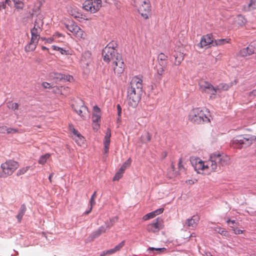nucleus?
Segmentation results:
<instances>
[{
	"label": "nucleus",
	"mask_w": 256,
	"mask_h": 256,
	"mask_svg": "<svg viewBox=\"0 0 256 256\" xmlns=\"http://www.w3.org/2000/svg\"><path fill=\"white\" fill-rule=\"evenodd\" d=\"M100 122H93V128L95 130H98L100 128Z\"/></svg>",
	"instance_id": "obj_59"
},
{
	"label": "nucleus",
	"mask_w": 256,
	"mask_h": 256,
	"mask_svg": "<svg viewBox=\"0 0 256 256\" xmlns=\"http://www.w3.org/2000/svg\"><path fill=\"white\" fill-rule=\"evenodd\" d=\"M98 230L101 232V234L105 233L106 232V228L104 226H102L98 229Z\"/></svg>",
	"instance_id": "obj_60"
},
{
	"label": "nucleus",
	"mask_w": 256,
	"mask_h": 256,
	"mask_svg": "<svg viewBox=\"0 0 256 256\" xmlns=\"http://www.w3.org/2000/svg\"><path fill=\"white\" fill-rule=\"evenodd\" d=\"M43 22L40 18L36 19L33 28H36L38 31H42V27L43 26Z\"/></svg>",
	"instance_id": "obj_31"
},
{
	"label": "nucleus",
	"mask_w": 256,
	"mask_h": 256,
	"mask_svg": "<svg viewBox=\"0 0 256 256\" xmlns=\"http://www.w3.org/2000/svg\"><path fill=\"white\" fill-rule=\"evenodd\" d=\"M214 41L212 36L211 34H208L202 37L201 40L198 45L200 48H203L210 44H212L213 46V44H214Z\"/></svg>",
	"instance_id": "obj_13"
},
{
	"label": "nucleus",
	"mask_w": 256,
	"mask_h": 256,
	"mask_svg": "<svg viewBox=\"0 0 256 256\" xmlns=\"http://www.w3.org/2000/svg\"><path fill=\"white\" fill-rule=\"evenodd\" d=\"M14 6L18 10H21L24 7V3L22 1H14Z\"/></svg>",
	"instance_id": "obj_43"
},
{
	"label": "nucleus",
	"mask_w": 256,
	"mask_h": 256,
	"mask_svg": "<svg viewBox=\"0 0 256 256\" xmlns=\"http://www.w3.org/2000/svg\"><path fill=\"white\" fill-rule=\"evenodd\" d=\"M142 92L136 90L134 88L128 89V100L129 106L136 108L141 98Z\"/></svg>",
	"instance_id": "obj_6"
},
{
	"label": "nucleus",
	"mask_w": 256,
	"mask_h": 256,
	"mask_svg": "<svg viewBox=\"0 0 256 256\" xmlns=\"http://www.w3.org/2000/svg\"><path fill=\"white\" fill-rule=\"evenodd\" d=\"M164 208H158L154 211H153L148 214H146L144 215L142 217V220H144L146 221V220H148L152 218H154L155 216H156L157 215H158V214L162 213L164 212Z\"/></svg>",
	"instance_id": "obj_22"
},
{
	"label": "nucleus",
	"mask_w": 256,
	"mask_h": 256,
	"mask_svg": "<svg viewBox=\"0 0 256 256\" xmlns=\"http://www.w3.org/2000/svg\"><path fill=\"white\" fill-rule=\"evenodd\" d=\"M124 241L123 240L118 244L116 245L114 248L116 252L119 251L124 245Z\"/></svg>",
	"instance_id": "obj_45"
},
{
	"label": "nucleus",
	"mask_w": 256,
	"mask_h": 256,
	"mask_svg": "<svg viewBox=\"0 0 256 256\" xmlns=\"http://www.w3.org/2000/svg\"><path fill=\"white\" fill-rule=\"evenodd\" d=\"M190 162L194 167V170L197 173L200 174H206V162L202 160L198 157H191L190 158Z\"/></svg>",
	"instance_id": "obj_9"
},
{
	"label": "nucleus",
	"mask_w": 256,
	"mask_h": 256,
	"mask_svg": "<svg viewBox=\"0 0 256 256\" xmlns=\"http://www.w3.org/2000/svg\"><path fill=\"white\" fill-rule=\"evenodd\" d=\"M128 88H134L136 90L142 92V80L137 76L133 77L130 81V86Z\"/></svg>",
	"instance_id": "obj_14"
},
{
	"label": "nucleus",
	"mask_w": 256,
	"mask_h": 256,
	"mask_svg": "<svg viewBox=\"0 0 256 256\" xmlns=\"http://www.w3.org/2000/svg\"><path fill=\"white\" fill-rule=\"evenodd\" d=\"M229 161L230 158L227 156L218 154H212L210 159L206 162V174L216 172L218 166H226L229 164Z\"/></svg>",
	"instance_id": "obj_3"
},
{
	"label": "nucleus",
	"mask_w": 256,
	"mask_h": 256,
	"mask_svg": "<svg viewBox=\"0 0 256 256\" xmlns=\"http://www.w3.org/2000/svg\"><path fill=\"white\" fill-rule=\"evenodd\" d=\"M28 166L22 168L20 169L16 172L17 176H20V175L24 174L28 170Z\"/></svg>",
	"instance_id": "obj_42"
},
{
	"label": "nucleus",
	"mask_w": 256,
	"mask_h": 256,
	"mask_svg": "<svg viewBox=\"0 0 256 256\" xmlns=\"http://www.w3.org/2000/svg\"><path fill=\"white\" fill-rule=\"evenodd\" d=\"M164 227V220L160 218H158L153 222L148 224L146 230L150 232L156 233L158 232Z\"/></svg>",
	"instance_id": "obj_10"
},
{
	"label": "nucleus",
	"mask_w": 256,
	"mask_h": 256,
	"mask_svg": "<svg viewBox=\"0 0 256 256\" xmlns=\"http://www.w3.org/2000/svg\"><path fill=\"white\" fill-rule=\"evenodd\" d=\"M246 10H250L256 8V1H250L248 6L244 8Z\"/></svg>",
	"instance_id": "obj_38"
},
{
	"label": "nucleus",
	"mask_w": 256,
	"mask_h": 256,
	"mask_svg": "<svg viewBox=\"0 0 256 256\" xmlns=\"http://www.w3.org/2000/svg\"><path fill=\"white\" fill-rule=\"evenodd\" d=\"M186 183L190 185H192L195 183V182L192 180H188L186 181Z\"/></svg>",
	"instance_id": "obj_64"
},
{
	"label": "nucleus",
	"mask_w": 256,
	"mask_h": 256,
	"mask_svg": "<svg viewBox=\"0 0 256 256\" xmlns=\"http://www.w3.org/2000/svg\"><path fill=\"white\" fill-rule=\"evenodd\" d=\"M102 6V1H84L82 4V8L92 13L96 12Z\"/></svg>",
	"instance_id": "obj_11"
},
{
	"label": "nucleus",
	"mask_w": 256,
	"mask_h": 256,
	"mask_svg": "<svg viewBox=\"0 0 256 256\" xmlns=\"http://www.w3.org/2000/svg\"><path fill=\"white\" fill-rule=\"evenodd\" d=\"M18 132V130L16 128H6V134H14Z\"/></svg>",
	"instance_id": "obj_49"
},
{
	"label": "nucleus",
	"mask_w": 256,
	"mask_h": 256,
	"mask_svg": "<svg viewBox=\"0 0 256 256\" xmlns=\"http://www.w3.org/2000/svg\"><path fill=\"white\" fill-rule=\"evenodd\" d=\"M106 228V229H110L111 227L113 226V225H110V220H108L105 222Z\"/></svg>",
	"instance_id": "obj_62"
},
{
	"label": "nucleus",
	"mask_w": 256,
	"mask_h": 256,
	"mask_svg": "<svg viewBox=\"0 0 256 256\" xmlns=\"http://www.w3.org/2000/svg\"><path fill=\"white\" fill-rule=\"evenodd\" d=\"M111 137V130L110 128L106 130L104 140V152L107 154L108 152L109 146L110 144Z\"/></svg>",
	"instance_id": "obj_19"
},
{
	"label": "nucleus",
	"mask_w": 256,
	"mask_h": 256,
	"mask_svg": "<svg viewBox=\"0 0 256 256\" xmlns=\"http://www.w3.org/2000/svg\"><path fill=\"white\" fill-rule=\"evenodd\" d=\"M255 52L254 48L252 44H249L246 48L240 50L237 55L240 57L250 56Z\"/></svg>",
	"instance_id": "obj_15"
},
{
	"label": "nucleus",
	"mask_w": 256,
	"mask_h": 256,
	"mask_svg": "<svg viewBox=\"0 0 256 256\" xmlns=\"http://www.w3.org/2000/svg\"><path fill=\"white\" fill-rule=\"evenodd\" d=\"M124 172L119 170L118 171L116 174L114 176L113 178V180H118L121 178L123 176Z\"/></svg>",
	"instance_id": "obj_40"
},
{
	"label": "nucleus",
	"mask_w": 256,
	"mask_h": 256,
	"mask_svg": "<svg viewBox=\"0 0 256 256\" xmlns=\"http://www.w3.org/2000/svg\"><path fill=\"white\" fill-rule=\"evenodd\" d=\"M174 64L175 66H179L180 64L184 58V54L182 52L180 51L175 50L174 54Z\"/></svg>",
	"instance_id": "obj_20"
},
{
	"label": "nucleus",
	"mask_w": 256,
	"mask_h": 256,
	"mask_svg": "<svg viewBox=\"0 0 256 256\" xmlns=\"http://www.w3.org/2000/svg\"><path fill=\"white\" fill-rule=\"evenodd\" d=\"M178 168L180 170H182L184 169V166L182 164V158H179L178 163Z\"/></svg>",
	"instance_id": "obj_52"
},
{
	"label": "nucleus",
	"mask_w": 256,
	"mask_h": 256,
	"mask_svg": "<svg viewBox=\"0 0 256 256\" xmlns=\"http://www.w3.org/2000/svg\"><path fill=\"white\" fill-rule=\"evenodd\" d=\"M101 118L100 109L96 106L93 108V114L92 115V122H100Z\"/></svg>",
	"instance_id": "obj_21"
},
{
	"label": "nucleus",
	"mask_w": 256,
	"mask_h": 256,
	"mask_svg": "<svg viewBox=\"0 0 256 256\" xmlns=\"http://www.w3.org/2000/svg\"><path fill=\"white\" fill-rule=\"evenodd\" d=\"M50 154H46L42 156L38 160V163L41 164H44L47 160L50 157Z\"/></svg>",
	"instance_id": "obj_35"
},
{
	"label": "nucleus",
	"mask_w": 256,
	"mask_h": 256,
	"mask_svg": "<svg viewBox=\"0 0 256 256\" xmlns=\"http://www.w3.org/2000/svg\"><path fill=\"white\" fill-rule=\"evenodd\" d=\"M52 49L55 50H58L62 54L68 55L70 54V52L68 50H66L64 49L63 48H60L58 46H52Z\"/></svg>",
	"instance_id": "obj_36"
},
{
	"label": "nucleus",
	"mask_w": 256,
	"mask_h": 256,
	"mask_svg": "<svg viewBox=\"0 0 256 256\" xmlns=\"http://www.w3.org/2000/svg\"><path fill=\"white\" fill-rule=\"evenodd\" d=\"M200 218L197 215L193 216L187 220L186 224L187 227L193 229L198 225L199 222Z\"/></svg>",
	"instance_id": "obj_18"
},
{
	"label": "nucleus",
	"mask_w": 256,
	"mask_h": 256,
	"mask_svg": "<svg viewBox=\"0 0 256 256\" xmlns=\"http://www.w3.org/2000/svg\"><path fill=\"white\" fill-rule=\"evenodd\" d=\"M74 36H76L78 40H84L86 38V32L80 28H79V30H78V32H76V34L74 35Z\"/></svg>",
	"instance_id": "obj_29"
},
{
	"label": "nucleus",
	"mask_w": 256,
	"mask_h": 256,
	"mask_svg": "<svg viewBox=\"0 0 256 256\" xmlns=\"http://www.w3.org/2000/svg\"><path fill=\"white\" fill-rule=\"evenodd\" d=\"M26 208L25 204H22L20 208L18 213V215L16 216V218L19 222H20L22 218V217L26 212Z\"/></svg>",
	"instance_id": "obj_27"
},
{
	"label": "nucleus",
	"mask_w": 256,
	"mask_h": 256,
	"mask_svg": "<svg viewBox=\"0 0 256 256\" xmlns=\"http://www.w3.org/2000/svg\"><path fill=\"white\" fill-rule=\"evenodd\" d=\"M104 60L108 63L112 62L115 73L120 74L123 72L124 64L122 56L116 52V50L108 44L102 51Z\"/></svg>",
	"instance_id": "obj_1"
},
{
	"label": "nucleus",
	"mask_w": 256,
	"mask_h": 256,
	"mask_svg": "<svg viewBox=\"0 0 256 256\" xmlns=\"http://www.w3.org/2000/svg\"><path fill=\"white\" fill-rule=\"evenodd\" d=\"M38 40H34L33 38L30 39V41L24 48V50L26 52H30L34 51L38 45Z\"/></svg>",
	"instance_id": "obj_23"
},
{
	"label": "nucleus",
	"mask_w": 256,
	"mask_h": 256,
	"mask_svg": "<svg viewBox=\"0 0 256 256\" xmlns=\"http://www.w3.org/2000/svg\"><path fill=\"white\" fill-rule=\"evenodd\" d=\"M74 110L84 119L89 116V112L86 106L84 105V102L78 100L72 104Z\"/></svg>",
	"instance_id": "obj_7"
},
{
	"label": "nucleus",
	"mask_w": 256,
	"mask_h": 256,
	"mask_svg": "<svg viewBox=\"0 0 256 256\" xmlns=\"http://www.w3.org/2000/svg\"><path fill=\"white\" fill-rule=\"evenodd\" d=\"M54 78H56L57 80H62L63 78V74H62L60 73H54Z\"/></svg>",
	"instance_id": "obj_50"
},
{
	"label": "nucleus",
	"mask_w": 256,
	"mask_h": 256,
	"mask_svg": "<svg viewBox=\"0 0 256 256\" xmlns=\"http://www.w3.org/2000/svg\"><path fill=\"white\" fill-rule=\"evenodd\" d=\"M211 116L209 110L206 108H195L189 112L188 120L196 124H202L210 122Z\"/></svg>",
	"instance_id": "obj_2"
},
{
	"label": "nucleus",
	"mask_w": 256,
	"mask_h": 256,
	"mask_svg": "<svg viewBox=\"0 0 256 256\" xmlns=\"http://www.w3.org/2000/svg\"><path fill=\"white\" fill-rule=\"evenodd\" d=\"M131 162H132V160L130 158H128L124 164H123L122 165V166L120 167V170H121V171H122V172H124V170H126V169L129 167L130 164H131Z\"/></svg>",
	"instance_id": "obj_37"
},
{
	"label": "nucleus",
	"mask_w": 256,
	"mask_h": 256,
	"mask_svg": "<svg viewBox=\"0 0 256 256\" xmlns=\"http://www.w3.org/2000/svg\"><path fill=\"white\" fill-rule=\"evenodd\" d=\"M53 37L55 38H60V37L64 38V36L61 33H60L58 32H56L53 34Z\"/></svg>",
	"instance_id": "obj_58"
},
{
	"label": "nucleus",
	"mask_w": 256,
	"mask_h": 256,
	"mask_svg": "<svg viewBox=\"0 0 256 256\" xmlns=\"http://www.w3.org/2000/svg\"><path fill=\"white\" fill-rule=\"evenodd\" d=\"M152 135L148 132H144L140 138V142L142 144H147L151 140Z\"/></svg>",
	"instance_id": "obj_24"
},
{
	"label": "nucleus",
	"mask_w": 256,
	"mask_h": 256,
	"mask_svg": "<svg viewBox=\"0 0 256 256\" xmlns=\"http://www.w3.org/2000/svg\"><path fill=\"white\" fill-rule=\"evenodd\" d=\"M230 38H222V39H218L214 41V44H213V46H222L226 44H230Z\"/></svg>",
	"instance_id": "obj_28"
},
{
	"label": "nucleus",
	"mask_w": 256,
	"mask_h": 256,
	"mask_svg": "<svg viewBox=\"0 0 256 256\" xmlns=\"http://www.w3.org/2000/svg\"><path fill=\"white\" fill-rule=\"evenodd\" d=\"M158 66H167V61H164V60H158Z\"/></svg>",
	"instance_id": "obj_57"
},
{
	"label": "nucleus",
	"mask_w": 256,
	"mask_h": 256,
	"mask_svg": "<svg viewBox=\"0 0 256 256\" xmlns=\"http://www.w3.org/2000/svg\"><path fill=\"white\" fill-rule=\"evenodd\" d=\"M18 167L19 164L17 162L11 160H6L1 164L2 173L0 177L5 178L11 176Z\"/></svg>",
	"instance_id": "obj_5"
},
{
	"label": "nucleus",
	"mask_w": 256,
	"mask_h": 256,
	"mask_svg": "<svg viewBox=\"0 0 256 256\" xmlns=\"http://www.w3.org/2000/svg\"><path fill=\"white\" fill-rule=\"evenodd\" d=\"M200 90L202 92H205L210 94L214 95L219 90L215 88L212 84L206 82L201 81L199 82Z\"/></svg>",
	"instance_id": "obj_12"
},
{
	"label": "nucleus",
	"mask_w": 256,
	"mask_h": 256,
	"mask_svg": "<svg viewBox=\"0 0 256 256\" xmlns=\"http://www.w3.org/2000/svg\"><path fill=\"white\" fill-rule=\"evenodd\" d=\"M32 37L31 38H33L36 40H39L40 39V31H38L36 30V28H32L30 30Z\"/></svg>",
	"instance_id": "obj_33"
},
{
	"label": "nucleus",
	"mask_w": 256,
	"mask_h": 256,
	"mask_svg": "<svg viewBox=\"0 0 256 256\" xmlns=\"http://www.w3.org/2000/svg\"><path fill=\"white\" fill-rule=\"evenodd\" d=\"M66 28L68 30L72 32L74 36L80 28V27L74 23H72L70 24H66Z\"/></svg>",
	"instance_id": "obj_26"
},
{
	"label": "nucleus",
	"mask_w": 256,
	"mask_h": 256,
	"mask_svg": "<svg viewBox=\"0 0 256 256\" xmlns=\"http://www.w3.org/2000/svg\"><path fill=\"white\" fill-rule=\"evenodd\" d=\"M256 140V136L252 135H239L234 137L232 142L234 148H242L250 146Z\"/></svg>",
	"instance_id": "obj_4"
},
{
	"label": "nucleus",
	"mask_w": 256,
	"mask_h": 256,
	"mask_svg": "<svg viewBox=\"0 0 256 256\" xmlns=\"http://www.w3.org/2000/svg\"><path fill=\"white\" fill-rule=\"evenodd\" d=\"M168 56L163 53L159 54L158 58V60H161L164 61H167Z\"/></svg>",
	"instance_id": "obj_48"
},
{
	"label": "nucleus",
	"mask_w": 256,
	"mask_h": 256,
	"mask_svg": "<svg viewBox=\"0 0 256 256\" xmlns=\"http://www.w3.org/2000/svg\"><path fill=\"white\" fill-rule=\"evenodd\" d=\"M18 104L16 102H9L7 103V107L9 109H11L12 110H16L18 108Z\"/></svg>",
	"instance_id": "obj_39"
},
{
	"label": "nucleus",
	"mask_w": 256,
	"mask_h": 256,
	"mask_svg": "<svg viewBox=\"0 0 256 256\" xmlns=\"http://www.w3.org/2000/svg\"><path fill=\"white\" fill-rule=\"evenodd\" d=\"M54 38L53 37V36L52 37L46 38V42L51 44L54 42Z\"/></svg>",
	"instance_id": "obj_63"
},
{
	"label": "nucleus",
	"mask_w": 256,
	"mask_h": 256,
	"mask_svg": "<svg viewBox=\"0 0 256 256\" xmlns=\"http://www.w3.org/2000/svg\"><path fill=\"white\" fill-rule=\"evenodd\" d=\"M7 126H0V133L6 134V132Z\"/></svg>",
	"instance_id": "obj_56"
},
{
	"label": "nucleus",
	"mask_w": 256,
	"mask_h": 256,
	"mask_svg": "<svg viewBox=\"0 0 256 256\" xmlns=\"http://www.w3.org/2000/svg\"><path fill=\"white\" fill-rule=\"evenodd\" d=\"M70 130L72 132V138L76 142L79 146L84 144V137L74 127L70 126Z\"/></svg>",
	"instance_id": "obj_16"
},
{
	"label": "nucleus",
	"mask_w": 256,
	"mask_h": 256,
	"mask_svg": "<svg viewBox=\"0 0 256 256\" xmlns=\"http://www.w3.org/2000/svg\"><path fill=\"white\" fill-rule=\"evenodd\" d=\"M116 252L114 248H112L109 250H106V252H104L103 254L101 255V256H104L106 254H112Z\"/></svg>",
	"instance_id": "obj_51"
},
{
	"label": "nucleus",
	"mask_w": 256,
	"mask_h": 256,
	"mask_svg": "<svg viewBox=\"0 0 256 256\" xmlns=\"http://www.w3.org/2000/svg\"><path fill=\"white\" fill-rule=\"evenodd\" d=\"M7 2H8V1L0 2V10L6 8Z\"/></svg>",
	"instance_id": "obj_55"
},
{
	"label": "nucleus",
	"mask_w": 256,
	"mask_h": 256,
	"mask_svg": "<svg viewBox=\"0 0 256 256\" xmlns=\"http://www.w3.org/2000/svg\"><path fill=\"white\" fill-rule=\"evenodd\" d=\"M92 54L90 51H86L82 53L80 62L84 66H88L92 62Z\"/></svg>",
	"instance_id": "obj_17"
},
{
	"label": "nucleus",
	"mask_w": 256,
	"mask_h": 256,
	"mask_svg": "<svg viewBox=\"0 0 256 256\" xmlns=\"http://www.w3.org/2000/svg\"><path fill=\"white\" fill-rule=\"evenodd\" d=\"M118 216H114L110 219V225H114V224L118 222Z\"/></svg>",
	"instance_id": "obj_53"
},
{
	"label": "nucleus",
	"mask_w": 256,
	"mask_h": 256,
	"mask_svg": "<svg viewBox=\"0 0 256 256\" xmlns=\"http://www.w3.org/2000/svg\"><path fill=\"white\" fill-rule=\"evenodd\" d=\"M116 108H117V110H118V116H121V114H122V108H121V106H120L119 104H118L116 106Z\"/></svg>",
	"instance_id": "obj_61"
},
{
	"label": "nucleus",
	"mask_w": 256,
	"mask_h": 256,
	"mask_svg": "<svg viewBox=\"0 0 256 256\" xmlns=\"http://www.w3.org/2000/svg\"><path fill=\"white\" fill-rule=\"evenodd\" d=\"M214 230L216 232H218V233L220 234L221 235L224 236L226 237H229L230 236L229 232L227 230H225L224 228H222L220 227L216 228L214 229Z\"/></svg>",
	"instance_id": "obj_32"
},
{
	"label": "nucleus",
	"mask_w": 256,
	"mask_h": 256,
	"mask_svg": "<svg viewBox=\"0 0 256 256\" xmlns=\"http://www.w3.org/2000/svg\"><path fill=\"white\" fill-rule=\"evenodd\" d=\"M248 96L250 98L256 97V89H254L250 92L248 94Z\"/></svg>",
	"instance_id": "obj_54"
},
{
	"label": "nucleus",
	"mask_w": 256,
	"mask_h": 256,
	"mask_svg": "<svg viewBox=\"0 0 256 256\" xmlns=\"http://www.w3.org/2000/svg\"><path fill=\"white\" fill-rule=\"evenodd\" d=\"M230 226L232 228V230L233 231L234 233L236 234H242L244 232V230H241L238 229L237 228H236L234 226Z\"/></svg>",
	"instance_id": "obj_44"
},
{
	"label": "nucleus",
	"mask_w": 256,
	"mask_h": 256,
	"mask_svg": "<svg viewBox=\"0 0 256 256\" xmlns=\"http://www.w3.org/2000/svg\"><path fill=\"white\" fill-rule=\"evenodd\" d=\"M100 234H102L101 232L98 229L97 230L92 232V234L91 235V236L92 237V239H94L99 236Z\"/></svg>",
	"instance_id": "obj_47"
},
{
	"label": "nucleus",
	"mask_w": 256,
	"mask_h": 256,
	"mask_svg": "<svg viewBox=\"0 0 256 256\" xmlns=\"http://www.w3.org/2000/svg\"><path fill=\"white\" fill-rule=\"evenodd\" d=\"M152 250H156V252L155 254H164L166 252V249L165 248H155L153 247H150L148 249V251L150 252V251Z\"/></svg>",
	"instance_id": "obj_30"
},
{
	"label": "nucleus",
	"mask_w": 256,
	"mask_h": 256,
	"mask_svg": "<svg viewBox=\"0 0 256 256\" xmlns=\"http://www.w3.org/2000/svg\"><path fill=\"white\" fill-rule=\"evenodd\" d=\"M138 12L144 19L148 18L151 10V6L150 1H138L136 4Z\"/></svg>",
	"instance_id": "obj_8"
},
{
	"label": "nucleus",
	"mask_w": 256,
	"mask_h": 256,
	"mask_svg": "<svg viewBox=\"0 0 256 256\" xmlns=\"http://www.w3.org/2000/svg\"><path fill=\"white\" fill-rule=\"evenodd\" d=\"M166 66H158L157 68V73L160 76H162L164 74Z\"/></svg>",
	"instance_id": "obj_41"
},
{
	"label": "nucleus",
	"mask_w": 256,
	"mask_h": 256,
	"mask_svg": "<svg viewBox=\"0 0 256 256\" xmlns=\"http://www.w3.org/2000/svg\"><path fill=\"white\" fill-rule=\"evenodd\" d=\"M246 20L244 16L238 15L234 20V24L238 26H242L246 24Z\"/></svg>",
	"instance_id": "obj_25"
},
{
	"label": "nucleus",
	"mask_w": 256,
	"mask_h": 256,
	"mask_svg": "<svg viewBox=\"0 0 256 256\" xmlns=\"http://www.w3.org/2000/svg\"><path fill=\"white\" fill-rule=\"evenodd\" d=\"M96 192H94V194H92V197L90 200V208L88 211L86 212V214H88L92 211L93 206L94 205L96 204L94 199L96 196Z\"/></svg>",
	"instance_id": "obj_34"
},
{
	"label": "nucleus",
	"mask_w": 256,
	"mask_h": 256,
	"mask_svg": "<svg viewBox=\"0 0 256 256\" xmlns=\"http://www.w3.org/2000/svg\"><path fill=\"white\" fill-rule=\"evenodd\" d=\"M62 80L64 82H72L73 80V77L70 75L64 74Z\"/></svg>",
	"instance_id": "obj_46"
}]
</instances>
